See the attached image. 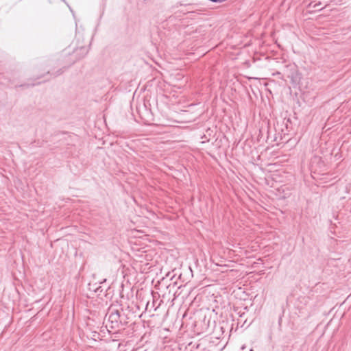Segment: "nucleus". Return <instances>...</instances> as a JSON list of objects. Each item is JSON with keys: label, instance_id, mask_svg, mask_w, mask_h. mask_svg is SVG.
<instances>
[{"label": "nucleus", "instance_id": "nucleus-1", "mask_svg": "<svg viewBox=\"0 0 351 351\" xmlns=\"http://www.w3.org/2000/svg\"><path fill=\"white\" fill-rule=\"evenodd\" d=\"M88 52V48L86 46L76 47L72 53L66 49L62 51L59 58L57 59L58 65L61 66L55 73H51L49 71L47 75H53V77L61 75L65 69L73 64L77 60L83 58Z\"/></svg>", "mask_w": 351, "mask_h": 351}, {"label": "nucleus", "instance_id": "nucleus-2", "mask_svg": "<svg viewBox=\"0 0 351 351\" xmlns=\"http://www.w3.org/2000/svg\"><path fill=\"white\" fill-rule=\"evenodd\" d=\"M130 311L128 309H120L110 306L108 310L106 317H108L109 327L112 329L119 330L124 328L130 321Z\"/></svg>", "mask_w": 351, "mask_h": 351}, {"label": "nucleus", "instance_id": "nucleus-3", "mask_svg": "<svg viewBox=\"0 0 351 351\" xmlns=\"http://www.w3.org/2000/svg\"><path fill=\"white\" fill-rule=\"evenodd\" d=\"M287 77L291 80V82L293 85H296L299 83L301 75L299 73L295 64H288L286 66L285 73Z\"/></svg>", "mask_w": 351, "mask_h": 351}, {"label": "nucleus", "instance_id": "nucleus-4", "mask_svg": "<svg viewBox=\"0 0 351 351\" xmlns=\"http://www.w3.org/2000/svg\"><path fill=\"white\" fill-rule=\"evenodd\" d=\"M106 280L104 279V282H106ZM102 283H103V282H101L99 283V285H97V289L95 291V293L99 295H101V293L105 294V292L106 291V290H105L104 287L101 285V284H102Z\"/></svg>", "mask_w": 351, "mask_h": 351}, {"label": "nucleus", "instance_id": "nucleus-5", "mask_svg": "<svg viewBox=\"0 0 351 351\" xmlns=\"http://www.w3.org/2000/svg\"><path fill=\"white\" fill-rule=\"evenodd\" d=\"M97 283H89L88 285V289L91 291H93L95 293L96 289H97Z\"/></svg>", "mask_w": 351, "mask_h": 351}, {"label": "nucleus", "instance_id": "nucleus-6", "mask_svg": "<svg viewBox=\"0 0 351 351\" xmlns=\"http://www.w3.org/2000/svg\"><path fill=\"white\" fill-rule=\"evenodd\" d=\"M167 277H169L171 280H172L174 277L173 275H171V272H169L167 274Z\"/></svg>", "mask_w": 351, "mask_h": 351}, {"label": "nucleus", "instance_id": "nucleus-7", "mask_svg": "<svg viewBox=\"0 0 351 351\" xmlns=\"http://www.w3.org/2000/svg\"><path fill=\"white\" fill-rule=\"evenodd\" d=\"M281 73L280 72H277L275 75H280Z\"/></svg>", "mask_w": 351, "mask_h": 351}, {"label": "nucleus", "instance_id": "nucleus-8", "mask_svg": "<svg viewBox=\"0 0 351 351\" xmlns=\"http://www.w3.org/2000/svg\"><path fill=\"white\" fill-rule=\"evenodd\" d=\"M148 306H149V302H147V304H146V309L148 308Z\"/></svg>", "mask_w": 351, "mask_h": 351}]
</instances>
